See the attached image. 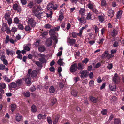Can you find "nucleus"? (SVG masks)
<instances>
[{
  "instance_id": "4be33fe9",
  "label": "nucleus",
  "mask_w": 124,
  "mask_h": 124,
  "mask_svg": "<svg viewBox=\"0 0 124 124\" xmlns=\"http://www.w3.org/2000/svg\"><path fill=\"white\" fill-rule=\"evenodd\" d=\"M90 98L91 101L93 103H96L98 101L97 98L92 96L90 97Z\"/></svg>"
},
{
  "instance_id": "58836bf2",
  "label": "nucleus",
  "mask_w": 124,
  "mask_h": 124,
  "mask_svg": "<svg viewBox=\"0 0 124 124\" xmlns=\"http://www.w3.org/2000/svg\"><path fill=\"white\" fill-rule=\"evenodd\" d=\"M93 28L95 30V33L97 34L99 32V28H98L97 26L95 25L94 26Z\"/></svg>"
},
{
  "instance_id": "774afa93",
  "label": "nucleus",
  "mask_w": 124,
  "mask_h": 124,
  "mask_svg": "<svg viewBox=\"0 0 124 124\" xmlns=\"http://www.w3.org/2000/svg\"><path fill=\"white\" fill-rule=\"evenodd\" d=\"M88 7L90 9H92L94 7L93 6L92 4L89 3L87 5Z\"/></svg>"
},
{
  "instance_id": "e2e57ef3",
  "label": "nucleus",
  "mask_w": 124,
  "mask_h": 124,
  "mask_svg": "<svg viewBox=\"0 0 124 124\" xmlns=\"http://www.w3.org/2000/svg\"><path fill=\"white\" fill-rule=\"evenodd\" d=\"M30 90L31 92H33L35 91L36 90V88L34 85H33L32 87L30 88Z\"/></svg>"
},
{
  "instance_id": "a878e982",
  "label": "nucleus",
  "mask_w": 124,
  "mask_h": 124,
  "mask_svg": "<svg viewBox=\"0 0 124 124\" xmlns=\"http://www.w3.org/2000/svg\"><path fill=\"white\" fill-rule=\"evenodd\" d=\"M52 41L50 39H47L46 41V43L48 46H51L52 43Z\"/></svg>"
},
{
  "instance_id": "412c9836",
  "label": "nucleus",
  "mask_w": 124,
  "mask_h": 124,
  "mask_svg": "<svg viewBox=\"0 0 124 124\" xmlns=\"http://www.w3.org/2000/svg\"><path fill=\"white\" fill-rule=\"evenodd\" d=\"M32 112L33 113L36 112L37 111L36 107L34 104H33L31 107Z\"/></svg>"
},
{
  "instance_id": "49530a36",
  "label": "nucleus",
  "mask_w": 124,
  "mask_h": 124,
  "mask_svg": "<svg viewBox=\"0 0 124 124\" xmlns=\"http://www.w3.org/2000/svg\"><path fill=\"white\" fill-rule=\"evenodd\" d=\"M77 33L73 32L71 33V37L74 38H76L77 37Z\"/></svg>"
},
{
  "instance_id": "09e8293b",
  "label": "nucleus",
  "mask_w": 124,
  "mask_h": 124,
  "mask_svg": "<svg viewBox=\"0 0 124 124\" xmlns=\"http://www.w3.org/2000/svg\"><path fill=\"white\" fill-rule=\"evenodd\" d=\"M51 25L49 24L48 23L45 24L44 26V27L47 29H49L51 28Z\"/></svg>"
},
{
  "instance_id": "c03bdc74",
  "label": "nucleus",
  "mask_w": 124,
  "mask_h": 124,
  "mask_svg": "<svg viewBox=\"0 0 124 124\" xmlns=\"http://www.w3.org/2000/svg\"><path fill=\"white\" fill-rule=\"evenodd\" d=\"M10 39L9 36L8 35H7L6 38L5 43L7 44L8 43L9 41H10Z\"/></svg>"
},
{
  "instance_id": "4468645a",
  "label": "nucleus",
  "mask_w": 124,
  "mask_h": 124,
  "mask_svg": "<svg viewBox=\"0 0 124 124\" xmlns=\"http://www.w3.org/2000/svg\"><path fill=\"white\" fill-rule=\"evenodd\" d=\"M46 117V114H44L43 115L41 114H39L37 116V118L39 120H41V119H45Z\"/></svg>"
},
{
  "instance_id": "ddd939ff",
  "label": "nucleus",
  "mask_w": 124,
  "mask_h": 124,
  "mask_svg": "<svg viewBox=\"0 0 124 124\" xmlns=\"http://www.w3.org/2000/svg\"><path fill=\"white\" fill-rule=\"evenodd\" d=\"M68 42L70 45H73L76 42V40L73 39H70V38L68 39Z\"/></svg>"
},
{
  "instance_id": "2f4dec72",
  "label": "nucleus",
  "mask_w": 124,
  "mask_h": 124,
  "mask_svg": "<svg viewBox=\"0 0 124 124\" xmlns=\"http://www.w3.org/2000/svg\"><path fill=\"white\" fill-rule=\"evenodd\" d=\"M11 111L13 112L14 110H15L16 108V106L15 104H12L11 105Z\"/></svg>"
},
{
  "instance_id": "aec40b11",
  "label": "nucleus",
  "mask_w": 124,
  "mask_h": 124,
  "mask_svg": "<svg viewBox=\"0 0 124 124\" xmlns=\"http://www.w3.org/2000/svg\"><path fill=\"white\" fill-rule=\"evenodd\" d=\"M16 84L18 86H20L22 85L23 82L22 80L20 79L16 80Z\"/></svg>"
},
{
  "instance_id": "f704fd0d",
  "label": "nucleus",
  "mask_w": 124,
  "mask_h": 124,
  "mask_svg": "<svg viewBox=\"0 0 124 124\" xmlns=\"http://www.w3.org/2000/svg\"><path fill=\"white\" fill-rule=\"evenodd\" d=\"M77 68L78 70H82L83 69L82 64L81 63H78Z\"/></svg>"
},
{
  "instance_id": "6ab92c4d",
  "label": "nucleus",
  "mask_w": 124,
  "mask_h": 124,
  "mask_svg": "<svg viewBox=\"0 0 124 124\" xmlns=\"http://www.w3.org/2000/svg\"><path fill=\"white\" fill-rule=\"evenodd\" d=\"M59 117L60 116L58 115H57L55 116L53 121V124H56L57 123Z\"/></svg>"
},
{
  "instance_id": "4c0bfd02",
  "label": "nucleus",
  "mask_w": 124,
  "mask_h": 124,
  "mask_svg": "<svg viewBox=\"0 0 124 124\" xmlns=\"http://www.w3.org/2000/svg\"><path fill=\"white\" fill-rule=\"evenodd\" d=\"M78 93V92L75 90H72L71 92V94L74 97L76 96Z\"/></svg>"
},
{
  "instance_id": "de8ad7c7",
  "label": "nucleus",
  "mask_w": 124,
  "mask_h": 124,
  "mask_svg": "<svg viewBox=\"0 0 124 124\" xmlns=\"http://www.w3.org/2000/svg\"><path fill=\"white\" fill-rule=\"evenodd\" d=\"M40 40H37L36 42L34 43V45L36 47H37L40 44Z\"/></svg>"
},
{
  "instance_id": "3c124183",
  "label": "nucleus",
  "mask_w": 124,
  "mask_h": 124,
  "mask_svg": "<svg viewBox=\"0 0 124 124\" xmlns=\"http://www.w3.org/2000/svg\"><path fill=\"white\" fill-rule=\"evenodd\" d=\"M18 28L20 30H23L24 29V28L23 25L20 23L18 24Z\"/></svg>"
},
{
  "instance_id": "79ce46f5",
  "label": "nucleus",
  "mask_w": 124,
  "mask_h": 124,
  "mask_svg": "<svg viewBox=\"0 0 124 124\" xmlns=\"http://www.w3.org/2000/svg\"><path fill=\"white\" fill-rule=\"evenodd\" d=\"M64 18V16L63 14L62 13H60V15L58 19L60 21L62 20V19Z\"/></svg>"
},
{
  "instance_id": "9d476101",
  "label": "nucleus",
  "mask_w": 124,
  "mask_h": 124,
  "mask_svg": "<svg viewBox=\"0 0 124 124\" xmlns=\"http://www.w3.org/2000/svg\"><path fill=\"white\" fill-rule=\"evenodd\" d=\"M26 84L28 86H30L31 84V78L29 77H26L25 79Z\"/></svg>"
},
{
  "instance_id": "1a4fd4ad",
  "label": "nucleus",
  "mask_w": 124,
  "mask_h": 124,
  "mask_svg": "<svg viewBox=\"0 0 124 124\" xmlns=\"http://www.w3.org/2000/svg\"><path fill=\"white\" fill-rule=\"evenodd\" d=\"M118 30L116 29H113L111 33V35L113 37H115L117 36L118 33Z\"/></svg>"
},
{
  "instance_id": "603ef678",
  "label": "nucleus",
  "mask_w": 124,
  "mask_h": 124,
  "mask_svg": "<svg viewBox=\"0 0 124 124\" xmlns=\"http://www.w3.org/2000/svg\"><path fill=\"white\" fill-rule=\"evenodd\" d=\"M113 45L114 47H117L119 46L118 42L116 41H115L113 44Z\"/></svg>"
},
{
  "instance_id": "f3484780",
  "label": "nucleus",
  "mask_w": 124,
  "mask_h": 124,
  "mask_svg": "<svg viewBox=\"0 0 124 124\" xmlns=\"http://www.w3.org/2000/svg\"><path fill=\"white\" fill-rule=\"evenodd\" d=\"M38 50L40 52H42L45 50V48L44 46H40L38 47Z\"/></svg>"
},
{
  "instance_id": "0e129e2a",
  "label": "nucleus",
  "mask_w": 124,
  "mask_h": 124,
  "mask_svg": "<svg viewBox=\"0 0 124 124\" xmlns=\"http://www.w3.org/2000/svg\"><path fill=\"white\" fill-rule=\"evenodd\" d=\"M6 68L5 66L3 64H0V70H4Z\"/></svg>"
},
{
  "instance_id": "cd10ccee",
  "label": "nucleus",
  "mask_w": 124,
  "mask_h": 124,
  "mask_svg": "<svg viewBox=\"0 0 124 124\" xmlns=\"http://www.w3.org/2000/svg\"><path fill=\"white\" fill-rule=\"evenodd\" d=\"M22 116L21 115L18 114L16 115V119L17 121L19 122L21 119Z\"/></svg>"
},
{
  "instance_id": "052dcab7",
  "label": "nucleus",
  "mask_w": 124,
  "mask_h": 124,
  "mask_svg": "<svg viewBox=\"0 0 124 124\" xmlns=\"http://www.w3.org/2000/svg\"><path fill=\"white\" fill-rule=\"evenodd\" d=\"M83 31H80L79 33H77V36H78L80 38H83V36L82 35Z\"/></svg>"
},
{
  "instance_id": "2eb2a0df",
  "label": "nucleus",
  "mask_w": 124,
  "mask_h": 124,
  "mask_svg": "<svg viewBox=\"0 0 124 124\" xmlns=\"http://www.w3.org/2000/svg\"><path fill=\"white\" fill-rule=\"evenodd\" d=\"M114 12L113 10L110 9L108 11V15L111 18L114 15Z\"/></svg>"
},
{
  "instance_id": "393cba45",
  "label": "nucleus",
  "mask_w": 124,
  "mask_h": 124,
  "mask_svg": "<svg viewBox=\"0 0 124 124\" xmlns=\"http://www.w3.org/2000/svg\"><path fill=\"white\" fill-rule=\"evenodd\" d=\"M38 60L41 63H46V59L45 57H42L39 58Z\"/></svg>"
},
{
  "instance_id": "680f3d73",
  "label": "nucleus",
  "mask_w": 124,
  "mask_h": 124,
  "mask_svg": "<svg viewBox=\"0 0 124 124\" xmlns=\"http://www.w3.org/2000/svg\"><path fill=\"white\" fill-rule=\"evenodd\" d=\"M57 102V100L55 98H53L51 101V103L52 105L55 104Z\"/></svg>"
},
{
  "instance_id": "69168bd1",
  "label": "nucleus",
  "mask_w": 124,
  "mask_h": 124,
  "mask_svg": "<svg viewBox=\"0 0 124 124\" xmlns=\"http://www.w3.org/2000/svg\"><path fill=\"white\" fill-rule=\"evenodd\" d=\"M50 14H46L47 18L50 17L51 18L52 17V15L53 14V13L52 11H50Z\"/></svg>"
},
{
  "instance_id": "9b49d317",
  "label": "nucleus",
  "mask_w": 124,
  "mask_h": 124,
  "mask_svg": "<svg viewBox=\"0 0 124 124\" xmlns=\"http://www.w3.org/2000/svg\"><path fill=\"white\" fill-rule=\"evenodd\" d=\"M6 54L8 55H10L12 57L15 54V52L12 50L6 49Z\"/></svg>"
},
{
  "instance_id": "ea45409f",
  "label": "nucleus",
  "mask_w": 124,
  "mask_h": 124,
  "mask_svg": "<svg viewBox=\"0 0 124 124\" xmlns=\"http://www.w3.org/2000/svg\"><path fill=\"white\" fill-rule=\"evenodd\" d=\"M109 88L110 90L113 91L116 90V87L115 86H112L111 85H109Z\"/></svg>"
},
{
  "instance_id": "20e7f679",
  "label": "nucleus",
  "mask_w": 124,
  "mask_h": 124,
  "mask_svg": "<svg viewBox=\"0 0 124 124\" xmlns=\"http://www.w3.org/2000/svg\"><path fill=\"white\" fill-rule=\"evenodd\" d=\"M77 65L76 63H74L71 65L70 67V72L73 74L76 75L77 73H76L75 72L77 71Z\"/></svg>"
},
{
  "instance_id": "8fccbe9b",
  "label": "nucleus",
  "mask_w": 124,
  "mask_h": 124,
  "mask_svg": "<svg viewBox=\"0 0 124 124\" xmlns=\"http://www.w3.org/2000/svg\"><path fill=\"white\" fill-rule=\"evenodd\" d=\"M113 64L112 63H109L107 66V68L109 70L113 68Z\"/></svg>"
},
{
  "instance_id": "a19ab883",
  "label": "nucleus",
  "mask_w": 124,
  "mask_h": 124,
  "mask_svg": "<svg viewBox=\"0 0 124 124\" xmlns=\"http://www.w3.org/2000/svg\"><path fill=\"white\" fill-rule=\"evenodd\" d=\"M0 100L2 98L3 94L4 93V90H2L0 88Z\"/></svg>"
},
{
  "instance_id": "7ed1b4c3",
  "label": "nucleus",
  "mask_w": 124,
  "mask_h": 124,
  "mask_svg": "<svg viewBox=\"0 0 124 124\" xmlns=\"http://www.w3.org/2000/svg\"><path fill=\"white\" fill-rule=\"evenodd\" d=\"M32 70L31 69H29L28 70V74L29 76H31L33 78H35L37 76V72L36 70H34L32 72Z\"/></svg>"
},
{
  "instance_id": "c85d7f7f",
  "label": "nucleus",
  "mask_w": 124,
  "mask_h": 124,
  "mask_svg": "<svg viewBox=\"0 0 124 124\" xmlns=\"http://www.w3.org/2000/svg\"><path fill=\"white\" fill-rule=\"evenodd\" d=\"M26 31L30 32L31 30V28H30L29 25H27L25 26V27L24 28Z\"/></svg>"
},
{
  "instance_id": "e433bc0d",
  "label": "nucleus",
  "mask_w": 124,
  "mask_h": 124,
  "mask_svg": "<svg viewBox=\"0 0 124 124\" xmlns=\"http://www.w3.org/2000/svg\"><path fill=\"white\" fill-rule=\"evenodd\" d=\"M20 20L17 17H15L14 18V23L17 24L19 23L20 22Z\"/></svg>"
},
{
  "instance_id": "bb28decb",
  "label": "nucleus",
  "mask_w": 124,
  "mask_h": 124,
  "mask_svg": "<svg viewBox=\"0 0 124 124\" xmlns=\"http://www.w3.org/2000/svg\"><path fill=\"white\" fill-rule=\"evenodd\" d=\"M6 88V85L5 83L2 82L0 83V88L2 90L5 89Z\"/></svg>"
},
{
  "instance_id": "f257e3e1",
  "label": "nucleus",
  "mask_w": 124,
  "mask_h": 124,
  "mask_svg": "<svg viewBox=\"0 0 124 124\" xmlns=\"http://www.w3.org/2000/svg\"><path fill=\"white\" fill-rule=\"evenodd\" d=\"M27 23L31 27H34L36 24V22L35 20L31 17L27 19Z\"/></svg>"
},
{
  "instance_id": "6e6552de",
  "label": "nucleus",
  "mask_w": 124,
  "mask_h": 124,
  "mask_svg": "<svg viewBox=\"0 0 124 124\" xmlns=\"http://www.w3.org/2000/svg\"><path fill=\"white\" fill-rule=\"evenodd\" d=\"M113 81L115 83H118L119 82L120 78L117 73L115 74L114 77L113 78Z\"/></svg>"
},
{
  "instance_id": "dca6fc26",
  "label": "nucleus",
  "mask_w": 124,
  "mask_h": 124,
  "mask_svg": "<svg viewBox=\"0 0 124 124\" xmlns=\"http://www.w3.org/2000/svg\"><path fill=\"white\" fill-rule=\"evenodd\" d=\"M7 26V24L6 23H3L2 25L1 30L3 31L4 32L6 31L8 28Z\"/></svg>"
},
{
  "instance_id": "c756f323",
  "label": "nucleus",
  "mask_w": 124,
  "mask_h": 124,
  "mask_svg": "<svg viewBox=\"0 0 124 124\" xmlns=\"http://www.w3.org/2000/svg\"><path fill=\"white\" fill-rule=\"evenodd\" d=\"M35 64L39 67L42 68V63L39 61H35L34 62Z\"/></svg>"
},
{
  "instance_id": "72a5a7b5",
  "label": "nucleus",
  "mask_w": 124,
  "mask_h": 124,
  "mask_svg": "<svg viewBox=\"0 0 124 124\" xmlns=\"http://www.w3.org/2000/svg\"><path fill=\"white\" fill-rule=\"evenodd\" d=\"M55 91V89L52 86H51L49 88V92L50 93H54Z\"/></svg>"
},
{
  "instance_id": "5fc2aeb1",
  "label": "nucleus",
  "mask_w": 124,
  "mask_h": 124,
  "mask_svg": "<svg viewBox=\"0 0 124 124\" xmlns=\"http://www.w3.org/2000/svg\"><path fill=\"white\" fill-rule=\"evenodd\" d=\"M4 16L5 19L6 20H7L10 18V15L8 13L6 14Z\"/></svg>"
},
{
  "instance_id": "13d9d810",
  "label": "nucleus",
  "mask_w": 124,
  "mask_h": 124,
  "mask_svg": "<svg viewBox=\"0 0 124 124\" xmlns=\"http://www.w3.org/2000/svg\"><path fill=\"white\" fill-rule=\"evenodd\" d=\"M94 81L93 80H91L89 82V85L90 87L93 86L94 85Z\"/></svg>"
},
{
  "instance_id": "423d86ee",
  "label": "nucleus",
  "mask_w": 124,
  "mask_h": 124,
  "mask_svg": "<svg viewBox=\"0 0 124 124\" xmlns=\"http://www.w3.org/2000/svg\"><path fill=\"white\" fill-rule=\"evenodd\" d=\"M89 73L87 70H81L80 72L81 74L80 76L81 78L86 77L88 75Z\"/></svg>"
},
{
  "instance_id": "473e14b6",
  "label": "nucleus",
  "mask_w": 124,
  "mask_h": 124,
  "mask_svg": "<svg viewBox=\"0 0 124 124\" xmlns=\"http://www.w3.org/2000/svg\"><path fill=\"white\" fill-rule=\"evenodd\" d=\"M79 14L81 15V16H84V14L85 12V9L81 8L79 11Z\"/></svg>"
},
{
  "instance_id": "a18cd8bd",
  "label": "nucleus",
  "mask_w": 124,
  "mask_h": 124,
  "mask_svg": "<svg viewBox=\"0 0 124 124\" xmlns=\"http://www.w3.org/2000/svg\"><path fill=\"white\" fill-rule=\"evenodd\" d=\"M39 11L37 9H35L33 11V13L34 16L36 15L37 14H39Z\"/></svg>"
},
{
  "instance_id": "4d7b16f0",
  "label": "nucleus",
  "mask_w": 124,
  "mask_h": 124,
  "mask_svg": "<svg viewBox=\"0 0 124 124\" xmlns=\"http://www.w3.org/2000/svg\"><path fill=\"white\" fill-rule=\"evenodd\" d=\"M107 110L106 109H103L101 111V113L103 115H105L107 114Z\"/></svg>"
},
{
  "instance_id": "c9c22d12",
  "label": "nucleus",
  "mask_w": 124,
  "mask_h": 124,
  "mask_svg": "<svg viewBox=\"0 0 124 124\" xmlns=\"http://www.w3.org/2000/svg\"><path fill=\"white\" fill-rule=\"evenodd\" d=\"M49 34L50 35H54L55 33V31L53 29H51L49 31Z\"/></svg>"
},
{
  "instance_id": "338daca9",
  "label": "nucleus",
  "mask_w": 124,
  "mask_h": 124,
  "mask_svg": "<svg viewBox=\"0 0 124 124\" xmlns=\"http://www.w3.org/2000/svg\"><path fill=\"white\" fill-rule=\"evenodd\" d=\"M91 15L90 13L88 14L87 16L86 17V19L87 20H89L91 18Z\"/></svg>"
},
{
  "instance_id": "7c9ffc66",
  "label": "nucleus",
  "mask_w": 124,
  "mask_h": 124,
  "mask_svg": "<svg viewBox=\"0 0 124 124\" xmlns=\"http://www.w3.org/2000/svg\"><path fill=\"white\" fill-rule=\"evenodd\" d=\"M4 79L7 82H10L11 80L8 78V77L6 75H4L3 77Z\"/></svg>"
},
{
  "instance_id": "6e6d98bb",
  "label": "nucleus",
  "mask_w": 124,
  "mask_h": 124,
  "mask_svg": "<svg viewBox=\"0 0 124 124\" xmlns=\"http://www.w3.org/2000/svg\"><path fill=\"white\" fill-rule=\"evenodd\" d=\"M120 121V120L118 118H115L114 119V123L115 124H118Z\"/></svg>"
},
{
  "instance_id": "0eeeda50",
  "label": "nucleus",
  "mask_w": 124,
  "mask_h": 124,
  "mask_svg": "<svg viewBox=\"0 0 124 124\" xmlns=\"http://www.w3.org/2000/svg\"><path fill=\"white\" fill-rule=\"evenodd\" d=\"M77 19L81 23L85 24L86 23V19L84 16H81V17L79 16L78 17Z\"/></svg>"
},
{
  "instance_id": "39448f33",
  "label": "nucleus",
  "mask_w": 124,
  "mask_h": 124,
  "mask_svg": "<svg viewBox=\"0 0 124 124\" xmlns=\"http://www.w3.org/2000/svg\"><path fill=\"white\" fill-rule=\"evenodd\" d=\"M57 4H55L54 6L52 3H50L47 6V10H50L52 9L55 10L57 9Z\"/></svg>"
},
{
  "instance_id": "b1692460",
  "label": "nucleus",
  "mask_w": 124,
  "mask_h": 124,
  "mask_svg": "<svg viewBox=\"0 0 124 124\" xmlns=\"http://www.w3.org/2000/svg\"><path fill=\"white\" fill-rule=\"evenodd\" d=\"M108 52L107 51H106L104 52V53L102 54L101 55L102 58H105L107 57H108Z\"/></svg>"
},
{
  "instance_id": "864d4df0",
  "label": "nucleus",
  "mask_w": 124,
  "mask_h": 124,
  "mask_svg": "<svg viewBox=\"0 0 124 124\" xmlns=\"http://www.w3.org/2000/svg\"><path fill=\"white\" fill-rule=\"evenodd\" d=\"M23 95L25 96L28 97H30V94L29 92H24L23 93Z\"/></svg>"
},
{
  "instance_id": "37998d69",
  "label": "nucleus",
  "mask_w": 124,
  "mask_h": 124,
  "mask_svg": "<svg viewBox=\"0 0 124 124\" xmlns=\"http://www.w3.org/2000/svg\"><path fill=\"white\" fill-rule=\"evenodd\" d=\"M30 44H27V45H26L24 47V50L27 51H29L30 50V48L28 46H30Z\"/></svg>"
},
{
  "instance_id": "bf43d9fd",
  "label": "nucleus",
  "mask_w": 124,
  "mask_h": 124,
  "mask_svg": "<svg viewBox=\"0 0 124 124\" xmlns=\"http://www.w3.org/2000/svg\"><path fill=\"white\" fill-rule=\"evenodd\" d=\"M98 19L100 22H102L104 21L103 16H98Z\"/></svg>"
},
{
  "instance_id": "f03ea898",
  "label": "nucleus",
  "mask_w": 124,
  "mask_h": 124,
  "mask_svg": "<svg viewBox=\"0 0 124 124\" xmlns=\"http://www.w3.org/2000/svg\"><path fill=\"white\" fill-rule=\"evenodd\" d=\"M13 9L14 10L16 11L18 13H20L22 10L21 6L17 2H15L13 4Z\"/></svg>"
},
{
  "instance_id": "5701e85b",
  "label": "nucleus",
  "mask_w": 124,
  "mask_h": 124,
  "mask_svg": "<svg viewBox=\"0 0 124 124\" xmlns=\"http://www.w3.org/2000/svg\"><path fill=\"white\" fill-rule=\"evenodd\" d=\"M62 59L60 58L57 61V63L58 64L61 66H64L65 65V63L62 61Z\"/></svg>"
},
{
  "instance_id": "f8f14e48",
  "label": "nucleus",
  "mask_w": 124,
  "mask_h": 124,
  "mask_svg": "<svg viewBox=\"0 0 124 124\" xmlns=\"http://www.w3.org/2000/svg\"><path fill=\"white\" fill-rule=\"evenodd\" d=\"M18 86L16 83L14 82L11 83L10 85H8V88L9 89H12V88H15Z\"/></svg>"
},
{
  "instance_id": "a211bd4d",
  "label": "nucleus",
  "mask_w": 124,
  "mask_h": 124,
  "mask_svg": "<svg viewBox=\"0 0 124 124\" xmlns=\"http://www.w3.org/2000/svg\"><path fill=\"white\" fill-rule=\"evenodd\" d=\"M27 7L30 8H34L35 5L33 2L32 1H30L28 3Z\"/></svg>"
}]
</instances>
